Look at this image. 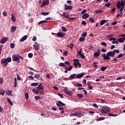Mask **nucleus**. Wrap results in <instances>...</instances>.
<instances>
[{
  "label": "nucleus",
  "instance_id": "obj_1",
  "mask_svg": "<svg viewBox=\"0 0 125 125\" xmlns=\"http://www.w3.org/2000/svg\"><path fill=\"white\" fill-rule=\"evenodd\" d=\"M115 54H115V52L114 51L108 52L106 53V54L104 53L103 55V57L104 60H110V57H114Z\"/></svg>",
  "mask_w": 125,
  "mask_h": 125
},
{
  "label": "nucleus",
  "instance_id": "obj_2",
  "mask_svg": "<svg viewBox=\"0 0 125 125\" xmlns=\"http://www.w3.org/2000/svg\"><path fill=\"white\" fill-rule=\"evenodd\" d=\"M111 111L110 107L107 106H104L102 108L100 109V112H101L103 114H107L108 112Z\"/></svg>",
  "mask_w": 125,
  "mask_h": 125
},
{
  "label": "nucleus",
  "instance_id": "obj_3",
  "mask_svg": "<svg viewBox=\"0 0 125 125\" xmlns=\"http://www.w3.org/2000/svg\"><path fill=\"white\" fill-rule=\"evenodd\" d=\"M12 60L15 62H17L18 64H19V63H20V58H19L18 56L15 55H13L12 56Z\"/></svg>",
  "mask_w": 125,
  "mask_h": 125
},
{
  "label": "nucleus",
  "instance_id": "obj_4",
  "mask_svg": "<svg viewBox=\"0 0 125 125\" xmlns=\"http://www.w3.org/2000/svg\"><path fill=\"white\" fill-rule=\"evenodd\" d=\"M33 48L35 50V51H38V50H40V46L37 42H35L34 44H33Z\"/></svg>",
  "mask_w": 125,
  "mask_h": 125
},
{
  "label": "nucleus",
  "instance_id": "obj_5",
  "mask_svg": "<svg viewBox=\"0 0 125 125\" xmlns=\"http://www.w3.org/2000/svg\"><path fill=\"white\" fill-rule=\"evenodd\" d=\"M122 6H125V3H124V1L123 0L121 2L119 1L117 5V8L120 9L121 7H122Z\"/></svg>",
  "mask_w": 125,
  "mask_h": 125
},
{
  "label": "nucleus",
  "instance_id": "obj_6",
  "mask_svg": "<svg viewBox=\"0 0 125 125\" xmlns=\"http://www.w3.org/2000/svg\"><path fill=\"white\" fill-rule=\"evenodd\" d=\"M64 73L65 74H66V73H68V71H71L73 69V66L70 65L69 68H68V66H65L64 67Z\"/></svg>",
  "mask_w": 125,
  "mask_h": 125
},
{
  "label": "nucleus",
  "instance_id": "obj_7",
  "mask_svg": "<svg viewBox=\"0 0 125 125\" xmlns=\"http://www.w3.org/2000/svg\"><path fill=\"white\" fill-rule=\"evenodd\" d=\"M65 35H66V33H64V32H59L56 34V35L59 38H63V37H65Z\"/></svg>",
  "mask_w": 125,
  "mask_h": 125
},
{
  "label": "nucleus",
  "instance_id": "obj_8",
  "mask_svg": "<svg viewBox=\"0 0 125 125\" xmlns=\"http://www.w3.org/2000/svg\"><path fill=\"white\" fill-rule=\"evenodd\" d=\"M8 40V38L4 37L1 39L0 41V43H1L2 44H3V43H5V42H7Z\"/></svg>",
  "mask_w": 125,
  "mask_h": 125
},
{
  "label": "nucleus",
  "instance_id": "obj_9",
  "mask_svg": "<svg viewBox=\"0 0 125 125\" xmlns=\"http://www.w3.org/2000/svg\"><path fill=\"white\" fill-rule=\"evenodd\" d=\"M1 63L3 64L4 67H6L7 65L8 64V62H7V61L5 59H3L1 60Z\"/></svg>",
  "mask_w": 125,
  "mask_h": 125
},
{
  "label": "nucleus",
  "instance_id": "obj_10",
  "mask_svg": "<svg viewBox=\"0 0 125 125\" xmlns=\"http://www.w3.org/2000/svg\"><path fill=\"white\" fill-rule=\"evenodd\" d=\"M56 105L58 106V107H61V106H65V104L62 103L61 101H59L56 103Z\"/></svg>",
  "mask_w": 125,
  "mask_h": 125
},
{
  "label": "nucleus",
  "instance_id": "obj_11",
  "mask_svg": "<svg viewBox=\"0 0 125 125\" xmlns=\"http://www.w3.org/2000/svg\"><path fill=\"white\" fill-rule=\"evenodd\" d=\"M78 54L81 56L82 59H85V56L83 55V54L82 53V49H81L80 51L78 52Z\"/></svg>",
  "mask_w": 125,
  "mask_h": 125
},
{
  "label": "nucleus",
  "instance_id": "obj_12",
  "mask_svg": "<svg viewBox=\"0 0 125 125\" xmlns=\"http://www.w3.org/2000/svg\"><path fill=\"white\" fill-rule=\"evenodd\" d=\"M100 53H101V50H98L96 52L94 53V55L95 57H99L100 56Z\"/></svg>",
  "mask_w": 125,
  "mask_h": 125
},
{
  "label": "nucleus",
  "instance_id": "obj_13",
  "mask_svg": "<svg viewBox=\"0 0 125 125\" xmlns=\"http://www.w3.org/2000/svg\"><path fill=\"white\" fill-rule=\"evenodd\" d=\"M72 8H73V6L68 5L67 4L64 5L65 10L67 9V10H72Z\"/></svg>",
  "mask_w": 125,
  "mask_h": 125
},
{
  "label": "nucleus",
  "instance_id": "obj_14",
  "mask_svg": "<svg viewBox=\"0 0 125 125\" xmlns=\"http://www.w3.org/2000/svg\"><path fill=\"white\" fill-rule=\"evenodd\" d=\"M89 17V15L87 13H85L82 16L83 19H87Z\"/></svg>",
  "mask_w": 125,
  "mask_h": 125
},
{
  "label": "nucleus",
  "instance_id": "obj_15",
  "mask_svg": "<svg viewBox=\"0 0 125 125\" xmlns=\"http://www.w3.org/2000/svg\"><path fill=\"white\" fill-rule=\"evenodd\" d=\"M83 76H84V74L83 73L76 74V78L81 79V78H83Z\"/></svg>",
  "mask_w": 125,
  "mask_h": 125
},
{
  "label": "nucleus",
  "instance_id": "obj_16",
  "mask_svg": "<svg viewBox=\"0 0 125 125\" xmlns=\"http://www.w3.org/2000/svg\"><path fill=\"white\" fill-rule=\"evenodd\" d=\"M6 94L12 96V91L9 89H7L6 91Z\"/></svg>",
  "mask_w": 125,
  "mask_h": 125
},
{
  "label": "nucleus",
  "instance_id": "obj_17",
  "mask_svg": "<svg viewBox=\"0 0 125 125\" xmlns=\"http://www.w3.org/2000/svg\"><path fill=\"white\" fill-rule=\"evenodd\" d=\"M37 89H38L39 91L40 90H43L44 88L42 86V83H40L37 87Z\"/></svg>",
  "mask_w": 125,
  "mask_h": 125
},
{
  "label": "nucleus",
  "instance_id": "obj_18",
  "mask_svg": "<svg viewBox=\"0 0 125 125\" xmlns=\"http://www.w3.org/2000/svg\"><path fill=\"white\" fill-rule=\"evenodd\" d=\"M27 38H28V35H25L20 39V42H24V41H26V40H27Z\"/></svg>",
  "mask_w": 125,
  "mask_h": 125
},
{
  "label": "nucleus",
  "instance_id": "obj_19",
  "mask_svg": "<svg viewBox=\"0 0 125 125\" xmlns=\"http://www.w3.org/2000/svg\"><path fill=\"white\" fill-rule=\"evenodd\" d=\"M17 27L15 26H13L11 28V32L14 33L16 31Z\"/></svg>",
  "mask_w": 125,
  "mask_h": 125
},
{
  "label": "nucleus",
  "instance_id": "obj_20",
  "mask_svg": "<svg viewBox=\"0 0 125 125\" xmlns=\"http://www.w3.org/2000/svg\"><path fill=\"white\" fill-rule=\"evenodd\" d=\"M76 77L77 78V74H73L70 75L69 77V79L71 80V79H76Z\"/></svg>",
  "mask_w": 125,
  "mask_h": 125
},
{
  "label": "nucleus",
  "instance_id": "obj_21",
  "mask_svg": "<svg viewBox=\"0 0 125 125\" xmlns=\"http://www.w3.org/2000/svg\"><path fill=\"white\" fill-rule=\"evenodd\" d=\"M105 23H107V20H103L101 21H100L101 26H102V25H104V24H105Z\"/></svg>",
  "mask_w": 125,
  "mask_h": 125
},
{
  "label": "nucleus",
  "instance_id": "obj_22",
  "mask_svg": "<svg viewBox=\"0 0 125 125\" xmlns=\"http://www.w3.org/2000/svg\"><path fill=\"white\" fill-rule=\"evenodd\" d=\"M11 20L13 22H15L16 21V19H15V17H14L13 14H11Z\"/></svg>",
  "mask_w": 125,
  "mask_h": 125
},
{
  "label": "nucleus",
  "instance_id": "obj_23",
  "mask_svg": "<svg viewBox=\"0 0 125 125\" xmlns=\"http://www.w3.org/2000/svg\"><path fill=\"white\" fill-rule=\"evenodd\" d=\"M4 93H5V91L3 89H0V95L3 96V95H4Z\"/></svg>",
  "mask_w": 125,
  "mask_h": 125
},
{
  "label": "nucleus",
  "instance_id": "obj_24",
  "mask_svg": "<svg viewBox=\"0 0 125 125\" xmlns=\"http://www.w3.org/2000/svg\"><path fill=\"white\" fill-rule=\"evenodd\" d=\"M14 87H17V79L16 77L14 78Z\"/></svg>",
  "mask_w": 125,
  "mask_h": 125
},
{
  "label": "nucleus",
  "instance_id": "obj_25",
  "mask_svg": "<svg viewBox=\"0 0 125 125\" xmlns=\"http://www.w3.org/2000/svg\"><path fill=\"white\" fill-rule=\"evenodd\" d=\"M33 92H34V93H35V94H39L40 91L38 90L37 89H33L32 90Z\"/></svg>",
  "mask_w": 125,
  "mask_h": 125
},
{
  "label": "nucleus",
  "instance_id": "obj_26",
  "mask_svg": "<svg viewBox=\"0 0 125 125\" xmlns=\"http://www.w3.org/2000/svg\"><path fill=\"white\" fill-rule=\"evenodd\" d=\"M70 117H78V112L71 113L70 115Z\"/></svg>",
  "mask_w": 125,
  "mask_h": 125
},
{
  "label": "nucleus",
  "instance_id": "obj_27",
  "mask_svg": "<svg viewBox=\"0 0 125 125\" xmlns=\"http://www.w3.org/2000/svg\"><path fill=\"white\" fill-rule=\"evenodd\" d=\"M125 40V37L124 38H119L118 39V41L119 42H124V41Z\"/></svg>",
  "mask_w": 125,
  "mask_h": 125
},
{
  "label": "nucleus",
  "instance_id": "obj_28",
  "mask_svg": "<svg viewBox=\"0 0 125 125\" xmlns=\"http://www.w3.org/2000/svg\"><path fill=\"white\" fill-rule=\"evenodd\" d=\"M83 116V114L82 112H77V117L78 118H81Z\"/></svg>",
  "mask_w": 125,
  "mask_h": 125
},
{
  "label": "nucleus",
  "instance_id": "obj_29",
  "mask_svg": "<svg viewBox=\"0 0 125 125\" xmlns=\"http://www.w3.org/2000/svg\"><path fill=\"white\" fill-rule=\"evenodd\" d=\"M59 65L60 67H63V68L67 67V65H65V64L63 62H60Z\"/></svg>",
  "mask_w": 125,
  "mask_h": 125
},
{
  "label": "nucleus",
  "instance_id": "obj_30",
  "mask_svg": "<svg viewBox=\"0 0 125 125\" xmlns=\"http://www.w3.org/2000/svg\"><path fill=\"white\" fill-rule=\"evenodd\" d=\"M44 23H47V21H41L39 22L38 25H41V24H43Z\"/></svg>",
  "mask_w": 125,
  "mask_h": 125
},
{
  "label": "nucleus",
  "instance_id": "obj_31",
  "mask_svg": "<svg viewBox=\"0 0 125 125\" xmlns=\"http://www.w3.org/2000/svg\"><path fill=\"white\" fill-rule=\"evenodd\" d=\"M7 100L10 105H11V106H13V104L12 103V102H11V100H10V99H9L8 98H7Z\"/></svg>",
  "mask_w": 125,
  "mask_h": 125
},
{
  "label": "nucleus",
  "instance_id": "obj_32",
  "mask_svg": "<svg viewBox=\"0 0 125 125\" xmlns=\"http://www.w3.org/2000/svg\"><path fill=\"white\" fill-rule=\"evenodd\" d=\"M89 21L91 22V23H94V19L92 17H90L89 18Z\"/></svg>",
  "mask_w": 125,
  "mask_h": 125
},
{
  "label": "nucleus",
  "instance_id": "obj_33",
  "mask_svg": "<svg viewBox=\"0 0 125 125\" xmlns=\"http://www.w3.org/2000/svg\"><path fill=\"white\" fill-rule=\"evenodd\" d=\"M41 14H42V15L45 16L46 15H48L49 14V12H42V13H41Z\"/></svg>",
  "mask_w": 125,
  "mask_h": 125
},
{
  "label": "nucleus",
  "instance_id": "obj_34",
  "mask_svg": "<svg viewBox=\"0 0 125 125\" xmlns=\"http://www.w3.org/2000/svg\"><path fill=\"white\" fill-rule=\"evenodd\" d=\"M87 35V32H83L81 35V37H83V38H85Z\"/></svg>",
  "mask_w": 125,
  "mask_h": 125
},
{
  "label": "nucleus",
  "instance_id": "obj_35",
  "mask_svg": "<svg viewBox=\"0 0 125 125\" xmlns=\"http://www.w3.org/2000/svg\"><path fill=\"white\" fill-rule=\"evenodd\" d=\"M31 86H37V85H39V83H33L31 84Z\"/></svg>",
  "mask_w": 125,
  "mask_h": 125
},
{
  "label": "nucleus",
  "instance_id": "obj_36",
  "mask_svg": "<svg viewBox=\"0 0 125 125\" xmlns=\"http://www.w3.org/2000/svg\"><path fill=\"white\" fill-rule=\"evenodd\" d=\"M34 77L35 79H40V74H34Z\"/></svg>",
  "mask_w": 125,
  "mask_h": 125
},
{
  "label": "nucleus",
  "instance_id": "obj_37",
  "mask_svg": "<svg viewBox=\"0 0 125 125\" xmlns=\"http://www.w3.org/2000/svg\"><path fill=\"white\" fill-rule=\"evenodd\" d=\"M6 60L7 63H9V62H11V57L7 58V59H6Z\"/></svg>",
  "mask_w": 125,
  "mask_h": 125
},
{
  "label": "nucleus",
  "instance_id": "obj_38",
  "mask_svg": "<svg viewBox=\"0 0 125 125\" xmlns=\"http://www.w3.org/2000/svg\"><path fill=\"white\" fill-rule=\"evenodd\" d=\"M105 70H107V67H102L101 68V70L102 72H104V71H105Z\"/></svg>",
  "mask_w": 125,
  "mask_h": 125
},
{
  "label": "nucleus",
  "instance_id": "obj_39",
  "mask_svg": "<svg viewBox=\"0 0 125 125\" xmlns=\"http://www.w3.org/2000/svg\"><path fill=\"white\" fill-rule=\"evenodd\" d=\"M62 32H67V29H66V27L64 26H62Z\"/></svg>",
  "mask_w": 125,
  "mask_h": 125
},
{
  "label": "nucleus",
  "instance_id": "obj_40",
  "mask_svg": "<svg viewBox=\"0 0 125 125\" xmlns=\"http://www.w3.org/2000/svg\"><path fill=\"white\" fill-rule=\"evenodd\" d=\"M84 41H85V39H84V38H83V37H81L79 39V42H83Z\"/></svg>",
  "mask_w": 125,
  "mask_h": 125
},
{
  "label": "nucleus",
  "instance_id": "obj_41",
  "mask_svg": "<svg viewBox=\"0 0 125 125\" xmlns=\"http://www.w3.org/2000/svg\"><path fill=\"white\" fill-rule=\"evenodd\" d=\"M104 120H105V118L104 117H100L99 118H98L97 120V121H104Z\"/></svg>",
  "mask_w": 125,
  "mask_h": 125
},
{
  "label": "nucleus",
  "instance_id": "obj_42",
  "mask_svg": "<svg viewBox=\"0 0 125 125\" xmlns=\"http://www.w3.org/2000/svg\"><path fill=\"white\" fill-rule=\"evenodd\" d=\"M65 64V66H71V63H70V62H68V61H65L64 62Z\"/></svg>",
  "mask_w": 125,
  "mask_h": 125
},
{
  "label": "nucleus",
  "instance_id": "obj_43",
  "mask_svg": "<svg viewBox=\"0 0 125 125\" xmlns=\"http://www.w3.org/2000/svg\"><path fill=\"white\" fill-rule=\"evenodd\" d=\"M108 116L109 117H117V114L109 113Z\"/></svg>",
  "mask_w": 125,
  "mask_h": 125
},
{
  "label": "nucleus",
  "instance_id": "obj_44",
  "mask_svg": "<svg viewBox=\"0 0 125 125\" xmlns=\"http://www.w3.org/2000/svg\"><path fill=\"white\" fill-rule=\"evenodd\" d=\"M73 62H75V63H78L80 62V60H79V59H74V60H73Z\"/></svg>",
  "mask_w": 125,
  "mask_h": 125
},
{
  "label": "nucleus",
  "instance_id": "obj_45",
  "mask_svg": "<svg viewBox=\"0 0 125 125\" xmlns=\"http://www.w3.org/2000/svg\"><path fill=\"white\" fill-rule=\"evenodd\" d=\"M35 99L36 101L38 100H40V99H41V97L39 96H35Z\"/></svg>",
  "mask_w": 125,
  "mask_h": 125
},
{
  "label": "nucleus",
  "instance_id": "obj_46",
  "mask_svg": "<svg viewBox=\"0 0 125 125\" xmlns=\"http://www.w3.org/2000/svg\"><path fill=\"white\" fill-rule=\"evenodd\" d=\"M103 12V11H102L101 10H97L96 11V14H98L99 13H102Z\"/></svg>",
  "mask_w": 125,
  "mask_h": 125
},
{
  "label": "nucleus",
  "instance_id": "obj_47",
  "mask_svg": "<svg viewBox=\"0 0 125 125\" xmlns=\"http://www.w3.org/2000/svg\"><path fill=\"white\" fill-rule=\"evenodd\" d=\"M77 96L79 98H83V95L82 94H78Z\"/></svg>",
  "mask_w": 125,
  "mask_h": 125
},
{
  "label": "nucleus",
  "instance_id": "obj_48",
  "mask_svg": "<svg viewBox=\"0 0 125 125\" xmlns=\"http://www.w3.org/2000/svg\"><path fill=\"white\" fill-rule=\"evenodd\" d=\"M3 78H0V84H2L3 83Z\"/></svg>",
  "mask_w": 125,
  "mask_h": 125
},
{
  "label": "nucleus",
  "instance_id": "obj_49",
  "mask_svg": "<svg viewBox=\"0 0 125 125\" xmlns=\"http://www.w3.org/2000/svg\"><path fill=\"white\" fill-rule=\"evenodd\" d=\"M25 99H26V100H28V99H29V95L28 94V93H25Z\"/></svg>",
  "mask_w": 125,
  "mask_h": 125
},
{
  "label": "nucleus",
  "instance_id": "obj_50",
  "mask_svg": "<svg viewBox=\"0 0 125 125\" xmlns=\"http://www.w3.org/2000/svg\"><path fill=\"white\" fill-rule=\"evenodd\" d=\"M65 94H67V95H69V96H72V93H71V92L70 91H66V92L65 93Z\"/></svg>",
  "mask_w": 125,
  "mask_h": 125
},
{
  "label": "nucleus",
  "instance_id": "obj_51",
  "mask_svg": "<svg viewBox=\"0 0 125 125\" xmlns=\"http://www.w3.org/2000/svg\"><path fill=\"white\" fill-rule=\"evenodd\" d=\"M17 80L18 81H21V77H20V76H19V74H17Z\"/></svg>",
  "mask_w": 125,
  "mask_h": 125
},
{
  "label": "nucleus",
  "instance_id": "obj_52",
  "mask_svg": "<svg viewBox=\"0 0 125 125\" xmlns=\"http://www.w3.org/2000/svg\"><path fill=\"white\" fill-rule=\"evenodd\" d=\"M15 47V44L13 43H11L10 44V47L11 48H14V47Z\"/></svg>",
  "mask_w": 125,
  "mask_h": 125
},
{
  "label": "nucleus",
  "instance_id": "obj_53",
  "mask_svg": "<svg viewBox=\"0 0 125 125\" xmlns=\"http://www.w3.org/2000/svg\"><path fill=\"white\" fill-rule=\"evenodd\" d=\"M123 56H124L123 54H120L117 57H116V58H121V57H123Z\"/></svg>",
  "mask_w": 125,
  "mask_h": 125
},
{
  "label": "nucleus",
  "instance_id": "obj_54",
  "mask_svg": "<svg viewBox=\"0 0 125 125\" xmlns=\"http://www.w3.org/2000/svg\"><path fill=\"white\" fill-rule=\"evenodd\" d=\"M88 85H89V86H88L89 89H90L91 90H92V89H93V86L89 85V83H88Z\"/></svg>",
  "mask_w": 125,
  "mask_h": 125
},
{
  "label": "nucleus",
  "instance_id": "obj_55",
  "mask_svg": "<svg viewBox=\"0 0 125 125\" xmlns=\"http://www.w3.org/2000/svg\"><path fill=\"white\" fill-rule=\"evenodd\" d=\"M28 56L29 58H32L33 57V53H30L28 54Z\"/></svg>",
  "mask_w": 125,
  "mask_h": 125
},
{
  "label": "nucleus",
  "instance_id": "obj_56",
  "mask_svg": "<svg viewBox=\"0 0 125 125\" xmlns=\"http://www.w3.org/2000/svg\"><path fill=\"white\" fill-rule=\"evenodd\" d=\"M113 52H114V54H115V53H120V51L119 50L114 49L113 50Z\"/></svg>",
  "mask_w": 125,
  "mask_h": 125
},
{
  "label": "nucleus",
  "instance_id": "obj_57",
  "mask_svg": "<svg viewBox=\"0 0 125 125\" xmlns=\"http://www.w3.org/2000/svg\"><path fill=\"white\" fill-rule=\"evenodd\" d=\"M99 101H101V102L102 103H105L106 101H105V100H103L102 99H99Z\"/></svg>",
  "mask_w": 125,
  "mask_h": 125
},
{
  "label": "nucleus",
  "instance_id": "obj_58",
  "mask_svg": "<svg viewBox=\"0 0 125 125\" xmlns=\"http://www.w3.org/2000/svg\"><path fill=\"white\" fill-rule=\"evenodd\" d=\"M45 5H46L45 2H44V1H43L41 4V7H44Z\"/></svg>",
  "mask_w": 125,
  "mask_h": 125
},
{
  "label": "nucleus",
  "instance_id": "obj_59",
  "mask_svg": "<svg viewBox=\"0 0 125 125\" xmlns=\"http://www.w3.org/2000/svg\"><path fill=\"white\" fill-rule=\"evenodd\" d=\"M102 45H103V46H107V43L105 42H102L101 43Z\"/></svg>",
  "mask_w": 125,
  "mask_h": 125
},
{
  "label": "nucleus",
  "instance_id": "obj_60",
  "mask_svg": "<svg viewBox=\"0 0 125 125\" xmlns=\"http://www.w3.org/2000/svg\"><path fill=\"white\" fill-rule=\"evenodd\" d=\"M110 5H111V3H107L104 5V6H107V7H110Z\"/></svg>",
  "mask_w": 125,
  "mask_h": 125
},
{
  "label": "nucleus",
  "instance_id": "obj_61",
  "mask_svg": "<svg viewBox=\"0 0 125 125\" xmlns=\"http://www.w3.org/2000/svg\"><path fill=\"white\" fill-rule=\"evenodd\" d=\"M70 48H71V49H73V48H74V44H73L72 43H70Z\"/></svg>",
  "mask_w": 125,
  "mask_h": 125
},
{
  "label": "nucleus",
  "instance_id": "obj_62",
  "mask_svg": "<svg viewBox=\"0 0 125 125\" xmlns=\"http://www.w3.org/2000/svg\"><path fill=\"white\" fill-rule=\"evenodd\" d=\"M58 95H59V96H60L61 98H64V96H63V94L58 93Z\"/></svg>",
  "mask_w": 125,
  "mask_h": 125
},
{
  "label": "nucleus",
  "instance_id": "obj_63",
  "mask_svg": "<svg viewBox=\"0 0 125 125\" xmlns=\"http://www.w3.org/2000/svg\"><path fill=\"white\" fill-rule=\"evenodd\" d=\"M87 10L86 9L83 10L81 12V14H85V12H86Z\"/></svg>",
  "mask_w": 125,
  "mask_h": 125
},
{
  "label": "nucleus",
  "instance_id": "obj_64",
  "mask_svg": "<svg viewBox=\"0 0 125 125\" xmlns=\"http://www.w3.org/2000/svg\"><path fill=\"white\" fill-rule=\"evenodd\" d=\"M63 54H64V56H67V55H68V51H65L63 52Z\"/></svg>",
  "mask_w": 125,
  "mask_h": 125
}]
</instances>
